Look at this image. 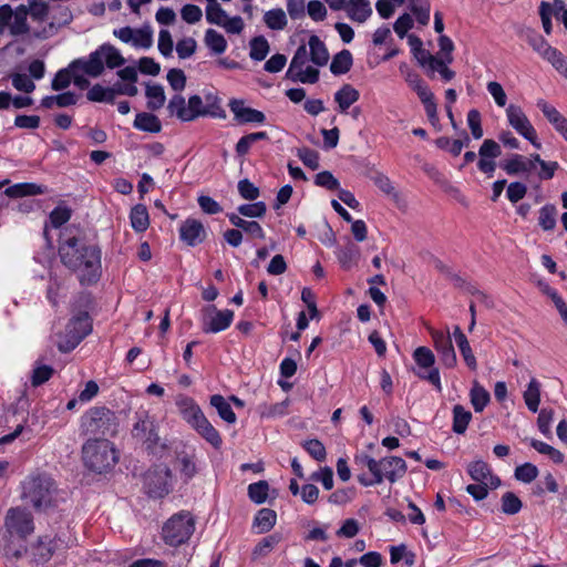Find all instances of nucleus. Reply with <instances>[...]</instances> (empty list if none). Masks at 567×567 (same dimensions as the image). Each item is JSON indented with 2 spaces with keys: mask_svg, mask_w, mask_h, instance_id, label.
Listing matches in <instances>:
<instances>
[{
  "mask_svg": "<svg viewBox=\"0 0 567 567\" xmlns=\"http://www.w3.org/2000/svg\"><path fill=\"white\" fill-rule=\"evenodd\" d=\"M360 97L359 91L351 84H343L336 93L334 101L338 104L340 113H347L352 104Z\"/></svg>",
  "mask_w": 567,
  "mask_h": 567,
  "instance_id": "nucleus-20",
  "label": "nucleus"
},
{
  "mask_svg": "<svg viewBox=\"0 0 567 567\" xmlns=\"http://www.w3.org/2000/svg\"><path fill=\"white\" fill-rule=\"evenodd\" d=\"M538 468L532 463H524L515 468V478L523 483H530L538 476Z\"/></svg>",
  "mask_w": 567,
  "mask_h": 567,
  "instance_id": "nucleus-58",
  "label": "nucleus"
},
{
  "mask_svg": "<svg viewBox=\"0 0 567 567\" xmlns=\"http://www.w3.org/2000/svg\"><path fill=\"white\" fill-rule=\"evenodd\" d=\"M410 10L415 16L417 22L426 25L430 22V1L429 0H410Z\"/></svg>",
  "mask_w": 567,
  "mask_h": 567,
  "instance_id": "nucleus-50",
  "label": "nucleus"
},
{
  "mask_svg": "<svg viewBox=\"0 0 567 567\" xmlns=\"http://www.w3.org/2000/svg\"><path fill=\"white\" fill-rule=\"evenodd\" d=\"M28 14H30L29 8L24 4H20L16 11H13V23L10 24L9 28L12 35H21L30 31L27 21Z\"/></svg>",
  "mask_w": 567,
  "mask_h": 567,
  "instance_id": "nucleus-31",
  "label": "nucleus"
},
{
  "mask_svg": "<svg viewBox=\"0 0 567 567\" xmlns=\"http://www.w3.org/2000/svg\"><path fill=\"white\" fill-rule=\"evenodd\" d=\"M227 18L226 11L220 7L218 2L207 4L206 7V20L212 24L221 25Z\"/></svg>",
  "mask_w": 567,
  "mask_h": 567,
  "instance_id": "nucleus-61",
  "label": "nucleus"
},
{
  "mask_svg": "<svg viewBox=\"0 0 567 567\" xmlns=\"http://www.w3.org/2000/svg\"><path fill=\"white\" fill-rule=\"evenodd\" d=\"M51 542L54 545V549L66 550L76 544V537L69 527L60 528Z\"/></svg>",
  "mask_w": 567,
  "mask_h": 567,
  "instance_id": "nucleus-48",
  "label": "nucleus"
},
{
  "mask_svg": "<svg viewBox=\"0 0 567 567\" xmlns=\"http://www.w3.org/2000/svg\"><path fill=\"white\" fill-rule=\"evenodd\" d=\"M540 388V383L535 378H532L527 384V389L523 393L525 404L533 413H536L539 408Z\"/></svg>",
  "mask_w": 567,
  "mask_h": 567,
  "instance_id": "nucleus-37",
  "label": "nucleus"
},
{
  "mask_svg": "<svg viewBox=\"0 0 567 567\" xmlns=\"http://www.w3.org/2000/svg\"><path fill=\"white\" fill-rule=\"evenodd\" d=\"M435 145L444 151H447L453 156H458L464 147L463 140H450L446 136H441L435 140Z\"/></svg>",
  "mask_w": 567,
  "mask_h": 567,
  "instance_id": "nucleus-59",
  "label": "nucleus"
},
{
  "mask_svg": "<svg viewBox=\"0 0 567 567\" xmlns=\"http://www.w3.org/2000/svg\"><path fill=\"white\" fill-rule=\"evenodd\" d=\"M195 530V520L190 513L173 515L163 526V539L173 547L186 543Z\"/></svg>",
  "mask_w": 567,
  "mask_h": 567,
  "instance_id": "nucleus-7",
  "label": "nucleus"
},
{
  "mask_svg": "<svg viewBox=\"0 0 567 567\" xmlns=\"http://www.w3.org/2000/svg\"><path fill=\"white\" fill-rule=\"evenodd\" d=\"M130 218L133 229L137 233L145 231L150 225L146 206L142 204H137L132 208Z\"/></svg>",
  "mask_w": 567,
  "mask_h": 567,
  "instance_id": "nucleus-40",
  "label": "nucleus"
},
{
  "mask_svg": "<svg viewBox=\"0 0 567 567\" xmlns=\"http://www.w3.org/2000/svg\"><path fill=\"white\" fill-rule=\"evenodd\" d=\"M353 64V58L349 50L344 49L337 53L330 64V71L333 75L348 73Z\"/></svg>",
  "mask_w": 567,
  "mask_h": 567,
  "instance_id": "nucleus-33",
  "label": "nucleus"
},
{
  "mask_svg": "<svg viewBox=\"0 0 567 567\" xmlns=\"http://www.w3.org/2000/svg\"><path fill=\"white\" fill-rule=\"evenodd\" d=\"M167 111L171 116H176L182 122H192L199 116L207 115L218 118L226 117L219 99H215L214 103L204 105L202 96L197 94L189 96L187 104L183 95L175 94L167 104Z\"/></svg>",
  "mask_w": 567,
  "mask_h": 567,
  "instance_id": "nucleus-2",
  "label": "nucleus"
},
{
  "mask_svg": "<svg viewBox=\"0 0 567 567\" xmlns=\"http://www.w3.org/2000/svg\"><path fill=\"white\" fill-rule=\"evenodd\" d=\"M347 13L351 20L362 23L372 14V9L368 0H349Z\"/></svg>",
  "mask_w": 567,
  "mask_h": 567,
  "instance_id": "nucleus-27",
  "label": "nucleus"
},
{
  "mask_svg": "<svg viewBox=\"0 0 567 567\" xmlns=\"http://www.w3.org/2000/svg\"><path fill=\"white\" fill-rule=\"evenodd\" d=\"M413 359L416 368L413 369L415 375L422 380L429 381L437 391L442 390L439 369L434 367L435 357L427 347H419L413 352Z\"/></svg>",
  "mask_w": 567,
  "mask_h": 567,
  "instance_id": "nucleus-9",
  "label": "nucleus"
},
{
  "mask_svg": "<svg viewBox=\"0 0 567 567\" xmlns=\"http://www.w3.org/2000/svg\"><path fill=\"white\" fill-rule=\"evenodd\" d=\"M132 435L134 439L141 441L151 453H155L156 449L161 445L156 420L154 416L150 415L147 411H138L135 413Z\"/></svg>",
  "mask_w": 567,
  "mask_h": 567,
  "instance_id": "nucleus-8",
  "label": "nucleus"
},
{
  "mask_svg": "<svg viewBox=\"0 0 567 567\" xmlns=\"http://www.w3.org/2000/svg\"><path fill=\"white\" fill-rule=\"evenodd\" d=\"M230 111L234 113L235 120L239 124L247 123H264L266 121V116L261 111L256 109L245 106L243 100H231L228 104Z\"/></svg>",
  "mask_w": 567,
  "mask_h": 567,
  "instance_id": "nucleus-18",
  "label": "nucleus"
},
{
  "mask_svg": "<svg viewBox=\"0 0 567 567\" xmlns=\"http://www.w3.org/2000/svg\"><path fill=\"white\" fill-rule=\"evenodd\" d=\"M522 501L513 493L506 492L502 496V512L507 515H515L522 509Z\"/></svg>",
  "mask_w": 567,
  "mask_h": 567,
  "instance_id": "nucleus-56",
  "label": "nucleus"
},
{
  "mask_svg": "<svg viewBox=\"0 0 567 567\" xmlns=\"http://www.w3.org/2000/svg\"><path fill=\"white\" fill-rule=\"evenodd\" d=\"M308 60H309V55H308L307 47L305 44L299 45L291 59L290 65L286 72V78H292V74L296 73L297 71L301 70L306 65Z\"/></svg>",
  "mask_w": 567,
  "mask_h": 567,
  "instance_id": "nucleus-49",
  "label": "nucleus"
},
{
  "mask_svg": "<svg viewBox=\"0 0 567 567\" xmlns=\"http://www.w3.org/2000/svg\"><path fill=\"white\" fill-rule=\"evenodd\" d=\"M205 44L215 53L221 54L227 49L225 37L214 29H208L205 33Z\"/></svg>",
  "mask_w": 567,
  "mask_h": 567,
  "instance_id": "nucleus-46",
  "label": "nucleus"
},
{
  "mask_svg": "<svg viewBox=\"0 0 567 567\" xmlns=\"http://www.w3.org/2000/svg\"><path fill=\"white\" fill-rule=\"evenodd\" d=\"M177 462L179 465L181 473L187 478H192L196 472V462H195V455L188 454L186 452H182L177 455Z\"/></svg>",
  "mask_w": 567,
  "mask_h": 567,
  "instance_id": "nucleus-51",
  "label": "nucleus"
},
{
  "mask_svg": "<svg viewBox=\"0 0 567 567\" xmlns=\"http://www.w3.org/2000/svg\"><path fill=\"white\" fill-rule=\"evenodd\" d=\"M319 70L313 66H307L306 69H301L292 74V78H287L292 82H301L315 84L319 81Z\"/></svg>",
  "mask_w": 567,
  "mask_h": 567,
  "instance_id": "nucleus-55",
  "label": "nucleus"
},
{
  "mask_svg": "<svg viewBox=\"0 0 567 567\" xmlns=\"http://www.w3.org/2000/svg\"><path fill=\"white\" fill-rule=\"evenodd\" d=\"M237 187L239 195L246 200H256L260 195L259 188L247 178L240 179Z\"/></svg>",
  "mask_w": 567,
  "mask_h": 567,
  "instance_id": "nucleus-63",
  "label": "nucleus"
},
{
  "mask_svg": "<svg viewBox=\"0 0 567 567\" xmlns=\"http://www.w3.org/2000/svg\"><path fill=\"white\" fill-rule=\"evenodd\" d=\"M408 466L405 461L399 456H385L377 462V470L373 473L374 482L382 483L388 480L395 483L406 473Z\"/></svg>",
  "mask_w": 567,
  "mask_h": 567,
  "instance_id": "nucleus-12",
  "label": "nucleus"
},
{
  "mask_svg": "<svg viewBox=\"0 0 567 567\" xmlns=\"http://www.w3.org/2000/svg\"><path fill=\"white\" fill-rule=\"evenodd\" d=\"M47 193V187L35 183H19L6 188L4 194L9 197H24Z\"/></svg>",
  "mask_w": 567,
  "mask_h": 567,
  "instance_id": "nucleus-26",
  "label": "nucleus"
},
{
  "mask_svg": "<svg viewBox=\"0 0 567 567\" xmlns=\"http://www.w3.org/2000/svg\"><path fill=\"white\" fill-rule=\"evenodd\" d=\"M238 214L249 218H261L267 212V206L264 202L254 204H243L238 208Z\"/></svg>",
  "mask_w": 567,
  "mask_h": 567,
  "instance_id": "nucleus-54",
  "label": "nucleus"
},
{
  "mask_svg": "<svg viewBox=\"0 0 567 567\" xmlns=\"http://www.w3.org/2000/svg\"><path fill=\"white\" fill-rule=\"evenodd\" d=\"M280 540H281V536L277 533L262 538V540L259 542L257 544V546L255 547L254 555H256V556L267 555L277 544H279Z\"/></svg>",
  "mask_w": 567,
  "mask_h": 567,
  "instance_id": "nucleus-62",
  "label": "nucleus"
},
{
  "mask_svg": "<svg viewBox=\"0 0 567 567\" xmlns=\"http://www.w3.org/2000/svg\"><path fill=\"white\" fill-rule=\"evenodd\" d=\"M193 429L214 449H219L221 446L223 440L220 434L206 416H204L197 424H195Z\"/></svg>",
  "mask_w": 567,
  "mask_h": 567,
  "instance_id": "nucleus-23",
  "label": "nucleus"
},
{
  "mask_svg": "<svg viewBox=\"0 0 567 567\" xmlns=\"http://www.w3.org/2000/svg\"><path fill=\"white\" fill-rule=\"evenodd\" d=\"M249 56L255 61H262L269 53L270 47L264 35L254 37L249 42Z\"/></svg>",
  "mask_w": 567,
  "mask_h": 567,
  "instance_id": "nucleus-43",
  "label": "nucleus"
},
{
  "mask_svg": "<svg viewBox=\"0 0 567 567\" xmlns=\"http://www.w3.org/2000/svg\"><path fill=\"white\" fill-rule=\"evenodd\" d=\"M470 398L475 412H482L491 400L488 391L480 385L478 382H474Z\"/></svg>",
  "mask_w": 567,
  "mask_h": 567,
  "instance_id": "nucleus-44",
  "label": "nucleus"
},
{
  "mask_svg": "<svg viewBox=\"0 0 567 567\" xmlns=\"http://www.w3.org/2000/svg\"><path fill=\"white\" fill-rule=\"evenodd\" d=\"M537 107L543 112L544 116L555 127L558 133L566 132L567 118L553 105H549L546 101L539 100Z\"/></svg>",
  "mask_w": 567,
  "mask_h": 567,
  "instance_id": "nucleus-21",
  "label": "nucleus"
},
{
  "mask_svg": "<svg viewBox=\"0 0 567 567\" xmlns=\"http://www.w3.org/2000/svg\"><path fill=\"white\" fill-rule=\"evenodd\" d=\"M82 429L93 436H114L118 431L116 414L105 406L91 408L82 417Z\"/></svg>",
  "mask_w": 567,
  "mask_h": 567,
  "instance_id": "nucleus-6",
  "label": "nucleus"
},
{
  "mask_svg": "<svg viewBox=\"0 0 567 567\" xmlns=\"http://www.w3.org/2000/svg\"><path fill=\"white\" fill-rule=\"evenodd\" d=\"M85 467L97 474L111 471L118 462V452L106 439H90L82 446Z\"/></svg>",
  "mask_w": 567,
  "mask_h": 567,
  "instance_id": "nucleus-3",
  "label": "nucleus"
},
{
  "mask_svg": "<svg viewBox=\"0 0 567 567\" xmlns=\"http://www.w3.org/2000/svg\"><path fill=\"white\" fill-rule=\"evenodd\" d=\"M264 21L271 30H282L287 25V17L282 9H272L265 13Z\"/></svg>",
  "mask_w": 567,
  "mask_h": 567,
  "instance_id": "nucleus-47",
  "label": "nucleus"
},
{
  "mask_svg": "<svg viewBox=\"0 0 567 567\" xmlns=\"http://www.w3.org/2000/svg\"><path fill=\"white\" fill-rule=\"evenodd\" d=\"M528 44L545 60L553 54L556 48L549 45L545 38L535 30H528L526 34Z\"/></svg>",
  "mask_w": 567,
  "mask_h": 567,
  "instance_id": "nucleus-35",
  "label": "nucleus"
},
{
  "mask_svg": "<svg viewBox=\"0 0 567 567\" xmlns=\"http://www.w3.org/2000/svg\"><path fill=\"white\" fill-rule=\"evenodd\" d=\"M456 346L461 352V355H462L464 362L468 367V369L472 371H475L477 369V361L472 351V348L470 346L467 338H465V339L460 338V341H456Z\"/></svg>",
  "mask_w": 567,
  "mask_h": 567,
  "instance_id": "nucleus-57",
  "label": "nucleus"
},
{
  "mask_svg": "<svg viewBox=\"0 0 567 567\" xmlns=\"http://www.w3.org/2000/svg\"><path fill=\"white\" fill-rule=\"evenodd\" d=\"M506 115L509 125L517 133L529 141L536 148H540L542 145L537 141V133L520 106L509 104L506 109Z\"/></svg>",
  "mask_w": 567,
  "mask_h": 567,
  "instance_id": "nucleus-14",
  "label": "nucleus"
},
{
  "mask_svg": "<svg viewBox=\"0 0 567 567\" xmlns=\"http://www.w3.org/2000/svg\"><path fill=\"white\" fill-rule=\"evenodd\" d=\"M54 551H58V549H54V545L51 540L45 543L43 538H40L31 548L32 560L37 565H43L51 559Z\"/></svg>",
  "mask_w": 567,
  "mask_h": 567,
  "instance_id": "nucleus-32",
  "label": "nucleus"
},
{
  "mask_svg": "<svg viewBox=\"0 0 567 567\" xmlns=\"http://www.w3.org/2000/svg\"><path fill=\"white\" fill-rule=\"evenodd\" d=\"M302 447L308 454L318 462H323L327 457V451L323 443L317 439L302 442Z\"/></svg>",
  "mask_w": 567,
  "mask_h": 567,
  "instance_id": "nucleus-53",
  "label": "nucleus"
},
{
  "mask_svg": "<svg viewBox=\"0 0 567 567\" xmlns=\"http://www.w3.org/2000/svg\"><path fill=\"white\" fill-rule=\"evenodd\" d=\"M467 472L475 482L489 483L494 488L501 484V480L497 476H493L488 465L481 460L472 462L467 467Z\"/></svg>",
  "mask_w": 567,
  "mask_h": 567,
  "instance_id": "nucleus-19",
  "label": "nucleus"
},
{
  "mask_svg": "<svg viewBox=\"0 0 567 567\" xmlns=\"http://www.w3.org/2000/svg\"><path fill=\"white\" fill-rule=\"evenodd\" d=\"M557 208L553 204H546L539 209L538 225L545 231L556 227Z\"/></svg>",
  "mask_w": 567,
  "mask_h": 567,
  "instance_id": "nucleus-45",
  "label": "nucleus"
},
{
  "mask_svg": "<svg viewBox=\"0 0 567 567\" xmlns=\"http://www.w3.org/2000/svg\"><path fill=\"white\" fill-rule=\"evenodd\" d=\"M116 96L115 87H104L101 84H94L86 93L91 102L113 103Z\"/></svg>",
  "mask_w": 567,
  "mask_h": 567,
  "instance_id": "nucleus-42",
  "label": "nucleus"
},
{
  "mask_svg": "<svg viewBox=\"0 0 567 567\" xmlns=\"http://www.w3.org/2000/svg\"><path fill=\"white\" fill-rule=\"evenodd\" d=\"M133 125L135 128L148 133H158L162 130L159 118L147 112L136 114Z\"/></svg>",
  "mask_w": 567,
  "mask_h": 567,
  "instance_id": "nucleus-30",
  "label": "nucleus"
},
{
  "mask_svg": "<svg viewBox=\"0 0 567 567\" xmlns=\"http://www.w3.org/2000/svg\"><path fill=\"white\" fill-rule=\"evenodd\" d=\"M4 526L10 535L17 534L24 539L34 529L33 517L27 509L12 507L7 512Z\"/></svg>",
  "mask_w": 567,
  "mask_h": 567,
  "instance_id": "nucleus-13",
  "label": "nucleus"
},
{
  "mask_svg": "<svg viewBox=\"0 0 567 567\" xmlns=\"http://www.w3.org/2000/svg\"><path fill=\"white\" fill-rule=\"evenodd\" d=\"M210 405L217 410L220 419L226 421L227 423H235L237 417L235 412L233 411L230 404L225 400V398L220 394H214L210 396Z\"/></svg>",
  "mask_w": 567,
  "mask_h": 567,
  "instance_id": "nucleus-39",
  "label": "nucleus"
},
{
  "mask_svg": "<svg viewBox=\"0 0 567 567\" xmlns=\"http://www.w3.org/2000/svg\"><path fill=\"white\" fill-rule=\"evenodd\" d=\"M132 44L135 48L148 49L153 44V33L148 27L134 30Z\"/></svg>",
  "mask_w": 567,
  "mask_h": 567,
  "instance_id": "nucleus-60",
  "label": "nucleus"
},
{
  "mask_svg": "<svg viewBox=\"0 0 567 567\" xmlns=\"http://www.w3.org/2000/svg\"><path fill=\"white\" fill-rule=\"evenodd\" d=\"M179 238L190 247L202 244L206 238L204 225L197 219L187 218L179 228Z\"/></svg>",
  "mask_w": 567,
  "mask_h": 567,
  "instance_id": "nucleus-17",
  "label": "nucleus"
},
{
  "mask_svg": "<svg viewBox=\"0 0 567 567\" xmlns=\"http://www.w3.org/2000/svg\"><path fill=\"white\" fill-rule=\"evenodd\" d=\"M499 166L511 176L534 169L533 161H528L519 154H514L509 159L502 162Z\"/></svg>",
  "mask_w": 567,
  "mask_h": 567,
  "instance_id": "nucleus-22",
  "label": "nucleus"
},
{
  "mask_svg": "<svg viewBox=\"0 0 567 567\" xmlns=\"http://www.w3.org/2000/svg\"><path fill=\"white\" fill-rule=\"evenodd\" d=\"M200 313L202 330L204 333L224 331L231 324L234 319L233 310H218L214 305L204 307Z\"/></svg>",
  "mask_w": 567,
  "mask_h": 567,
  "instance_id": "nucleus-11",
  "label": "nucleus"
},
{
  "mask_svg": "<svg viewBox=\"0 0 567 567\" xmlns=\"http://www.w3.org/2000/svg\"><path fill=\"white\" fill-rule=\"evenodd\" d=\"M101 249L96 245H87L76 237H69L59 246L61 262L70 270L78 272L82 285H91L101 277Z\"/></svg>",
  "mask_w": 567,
  "mask_h": 567,
  "instance_id": "nucleus-1",
  "label": "nucleus"
},
{
  "mask_svg": "<svg viewBox=\"0 0 567 567\" xmlns=\"http://www.w3.org/2000/svg\"><path fill=\"white\" fill-rule=\"evenodd\" d=\"M277 522V514L274 509L261 508L254 519V526L258 528L259 534L268 533Z\"/></svg>",
  "mask_w": 567,
  "mask_h": 567,
  "instance_id": "nucleus-38",
  "label": "nucleus"
},
{
  "mask_svg": "<svg viewBox=\"0 0 567 567\" xmlns=\"http://www.w3.org/2000/svg\"><path fill=\"white\" fill-rule=\"evenodd\" d=\"M501 154L502 150L498 143L491 138L484 140L478 150L480 159L477 168L488 177H492L496 168L495 158L499 157Z\"/></svg>",
  "mask_w": 567,
  "mask_h": 567,
  "instance_id": "nucleus-16",
  "label": "nucleus"
},
{
  "mask_svg": "<svg viewBox=\"0 0 567 567\" xmlns=\"http://www.w3.org/2000/svg\"><path fill=\"white\" fill-rule=\"evenodd\" d=\"M338 261L343 269L352 268L359 260L360 248L351 240L343 247H338L336 251Z\"/></svg>",
  "mask_w": 567,
  "mask_h": 567,
  "instance_id": "nucleus-24",
  "label": "nucleus"
},
{
  "mask_svg": "<svg viewBox=\"0 0 567 567\" xmlns=\"http://www.w3.org/2000/svg\"><path fill=\"white\" fill-rule=\"evenodd\" d=\"M436 352L440 355V360L446 368L451 369L456 365V353L452 343L451 337H446L444 341L434 346Z\"/></svg>",
  "mask_w": 567,
  "mask_h": 567,
  "instance_id": "nucleus-36",
  "label": "nucleus"
},
{
  "mask_svg": "<svg viewBox=\"0 0 567 567\" xmlns=\"http://www.w3.org/2000/svg\"><path fill=\"white\" fill-rule=\"evenodd\" d=\"M310 49V60L318 66H323L328 63L329 52L326 44L318 35H311L308 41Z\"/></svg>",
  "mask_w": 567,
  "mask_h": 567,
  "instance_id": "nucleus-29",
  "label": "nucleus"
},
{
  "mask_svg": "<svg viewBox=\"0 0 567 567\" xmlns=\"http://www.w3.org/2000/svg\"><path fill=\"white\" fill-rule=\"evenodd\" d=\"M92 330L91 319L87 312H80L71 318L66 324V342L59 344L61 352L73 350Z\"/></svg>",
  "mask_w": 567,
  "mask_h": 567,
  "instance_id": "nucleus-10",
  "label": "nucleus"
},
{
  "mask_svg": "<svg viewBox=\"0 0 567 567\" xmlns=\"http://www.w3.org/2000/svg\"><path fill=\"white\" fill-rule=\"evenodd\" d=\"M145 95L148 99L147 109L151 111L159 110L164 106L166 96L161 84L147 85Z\"/></svg>",
  "mask_w": 567,
  "mask_h": 567,
  "instance_id": "nucleus-41",
  "label": "nucleus"
},
{
  "mask_svg": "<svg viewBox=\"0 0 567 567\" xmlns=\"http://www.w3.org/2000/svg\"><path fill=\"white\" fill-rule=\"evenodd\" d=\"M315 183L328 190H337L340 188L339 181L329 171L318 173L316 175Z\"/></svg>",
  "mask_w": 567,
  "mask_h": 567,
  "instance_id": "nucleus-64",
  "label": "nucleus"
},
{
  "mask_svg": "<svg viewBox=\"0 0 567 567\" xmlns=\"http://www.w3.org/2000/svg\"><path fill=\"white\" fill-rule=\"evenodd\" d=\"M453 423L452 430L456 434H464L472 420L471 411L466 410L463 405L456 404L453 406Z\"/></svg>",
  "mask_w": 567,
  "mask_h": 567,
  "instance_id": "nucleus-34",
  "label": "nucleus"
},
{
  "mask_svg": "<svg viewBox=\"0 0 567 567\" xmlns=\"http://www.w3.org/2000/svg\"><path fill=\"white\" fill-rule=\"evenodd\" d=\"M269 484L267 481H259L248 486V496L255 504H262L268 497Z\"/></svg>",
  "mask_w": 567,
  "mask_h": 567,
  "instance_id": "nucleus-52",
  "label": "nucleus"
},
{
  "mask_svg": "<svg viewBox=\"0 0 567 567\" xmlns=\"http://www.w3.org/2000/svg\"><path fill=\"white\" fill-rule=\"evenodd\" d=\"M169 470L167 467L148 472L144 478V488L152 498H162L169 493Z\"/></svg>",
  "mask_w": 567,
  "mask_h": 567,
  "instance_id": "nucleus-15",
  "label": "nucleus"
},
{
  "mask_svg": "<svg viewBox=\"0 0 567 567\" xmlns=\"http://www.w3.org/2000/svg\"><path fill=\"white\" fill-rule=\"evenodd\" d=\"M109 69L120 68L125 63V59L121 52L112 44L104 43L100 45L95 51L90 53L89 58L76 59L71 62L70 69H80L86 75L97 78L104 72V62Z\"/></svg>",
  "mask_w": 567,
  "mask_h": 567,
  "instance_id": "nucleus-4",
  "label": "nucleus"
},
{
  "mask_svg": "<svg viewBox=\"0 0 567 567\" xmlns=\"http://www.w3.org/2000/svg\"><path fill=\"white\" fill-rule=\"evenodd\" d=\"M227 217L233 226H235L237 229H243L248 235L264 239L265 238V231L259 223L255 220H246L243 219L238 214L230 213L227 214Z\"/></svg>",
  "mask_w": 567,
  "mask_h": 567,
  "instance_id": "nucleus-25",
  "label": "nucleus"
},
{
  "mask_svg": "<svg viewBox=\"0 0 567 567\" xmlns=\"http://www.w3.org/2000/svg\"><path fill=\"white\" fill-rule=\"evenodd\" d=\"M22 498L29 502L38 512H47L53 507L54 481L45 475L28 477L22 484Z\"/></svg>",
  "mask_w": 567,
  "mask_h": 567,
  "instance_id": "nucleus-5",
  "label": "nucleus"
},
{
  "mask_svg": "<svg viewBox=\"0 0 567 567\" xmlns=\"http://www.w3.org/2000/svg\"><path fill=\"white\" fill-rule=\"evenodd\" d=\"M178 405L183 420L192 427L205 416L200 408L192 399H183Z\"/></svg>",
  "mask_w": 567,
  "mask_h": 567,
  "instance_id": "nucleus-28",
  "label": "nucleus"
}]
</instances>
